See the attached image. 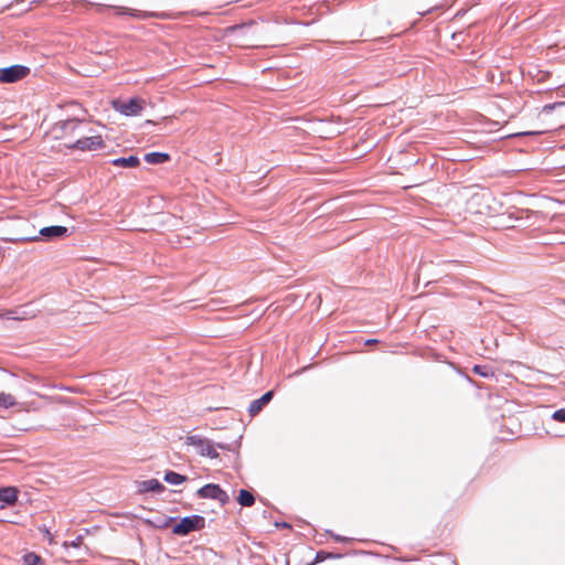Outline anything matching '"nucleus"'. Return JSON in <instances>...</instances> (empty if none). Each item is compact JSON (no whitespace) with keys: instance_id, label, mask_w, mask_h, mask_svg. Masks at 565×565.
Returning a JSON list of instances; mask_svg holds the SVG:
<instances>
[{"instance_id":"obj_24","label":"nucleus","mask_w":565,"mask_h":565,"mask_svg":"<svg viewBox=\"0 0 565 565\" xmlns=\"http://www.w3.org/2000/svg\"><path fill=\"white\" fill-rule=\"evenodd\" d=\"M377 342H379V340H376V339H369V340L365 341V344H374V343H377Z\"/></svg>"},{"instance_id":"obj_2","label":"nucleus","mask_w":565,"mask_h":565,"mask_svg":"<svg viewBox=\"0 0 565 565\" xmlns=\"http://www.w3.org/2000/svg\"><path fill=\"white\" fill-rule=\"evenodd\" d=\"M85 124L76 118L61 120L53 127L56 138H65L67 136H79L85 132Z\"/></svg>"},{"instance_id":"obj_17","label":"nucleus","mask_w":565,"mask_h":565,"mask_svg":"<svg viewBox=\"0 0 565 565\" xmlns=\"http://www.w3.org/2000/svg\"><path fill=\"white\" fill-rule=\"evenodd\" d=\"M24 565H41L42 559L35 553H28L23 557Z\"/></svg>"},{"instance_id":"obj_20","label":"nucleus","mask_w":565,"mask_h":565,"mask_svg":"<svg viewBox=\"0 0 565 565\" xmlns=\"http://www.w3.org/2000/svg\"><path fill=\"white\" fill-rule=\"evenodd\" d=\"M84 536L82 534L77 535L73 541L65 542L64 546L79 547L83 543Z\"/></svg>"},{"instance_id":"obj_16","label":"nucleus","mask_w":565,"mask_h":565,"mask_svg":"<svg viewBox=\"0 0 565 565\" xmlns=\"http://www.w3.org/2000/svg\"><path fill=\"white\" fill-rule=\"evenodd\" d=\"M15 404L14 397L11 394L0 393V406L4 408L12 407Z\"/></svg>"},{"instance_id":"obj_4","label":"nucleus","mask_w":565,"mask_h":565,"mask_svg":"<svg viewBox=\"0 0 565 565\" xmlns=\"http://www.w3.org/2000/svg\"><path fill=\"white\" fill-rule=\"evenodd\" d=\"M113 106L125 116H138L145 107V100L139 97H132L128 100H115Z\"/></svg>"},{"instance_id":"obj_11","label":"nucleus","mask_w":565,"mask_h":565,"mask_svg":"<svg viewBox=\"0 0 565 565\" xmlns=\"http://www.w3.org/2000/svg\"><path fill=\"white\" fill-rule=\"evenodd\" d=\"M164 490V486L158 479H149L142 481L140 484L141 492H162Z\"/></svg>"},{"instance_id":"obj_5","label":"nucleus","mask_w":565,"mask_h":565,"mask_svg":"<svg viewBox=\"0 0 565 565\" xmlns=\"http://www.w3.org/2000/svg\"><path fill=\"white\" fill-rule=\"evenodd\" d=\"M201 499H212L218 501L222 505L230 501V497L218 484L207 483L196 491Z\"/></svg>"},{"instance_id":"obj_7","label":"nucleus","mask_w":565,"mask_h":565,"mask_svg":"<svg viewBox=\"0 0 565 565\" xmlns=\"http://www.w3.org/2000/svg\"><path fill=\"white\" fill-rule=\"evenodd\" d=\"M30 70L23 65H12L9 67L0 68L1 83H14L24 78Z\"/></svg>"},{"instance_id":"obj_9","label":"nucleus","mask_w":565,"mask_h":565,"mask_svg":"<svg viewBox=\"0 0 565 565\" xmlns=\"http://www.w3.org/2000/svg\"><path fill=\"white\" fill-rule=\"evenodd\" d=\"M18 499V491L15 488L8 487L0 489V509L13 504Z\"/></svg>"},{"instance_id":"obj_6","label":"nucleus","mask_w":565,"mask_h":565,"mask_svg":"<svg viewBox=\"0 0 565 565\" xmlns=\"http://www.w3.org/2000/svg\"><path fill=\"white\" fill-rule=\"evenodd\" d=\"M105 143L102 136L79 137L74 142L68 143V148L78 149L82 151H92L104 148Z\"/></svg>"},{"instance_id":"obj_3","label":"nucleus","mask_w":565,"mask_h":565,"mask_svg":"<svg viewBox=\"0 0 565 565\" xmlns=\"http://www.w3.org/2000/svg\"><path fill=\"white\" fill-rule=\"evenodd\" d=\"M205 525V519L201 515L193 514L184 516L181 521L173 526V534L175 535H188L191 532L199 531Z\"/></svg>"},{"instance_id":"obj_19","label":"nucleus","mask_w":565,"mask_h":565,"mask_svg":"<svg viewBox=\"0 0 565 565\" xmlns=\"http://www.w3.org/2000/svg\"><path fill=\"white\" fill-rule=\"evenodd\" d=\"M552 418L556 422L565 423V408L555 411L552 414Z\"/></svg>"},{"instance_id":"obj_26","label":"nucleus","mask_w":565,"mask_h":565,"mask_svg":"<svg viewBox=\"0 0 565 565\" xmlns=\"http://www.w3.org/2000/svg\"><path fill=\"white\" fill-rule=\"evenodd\" d=\"M429 10L425 11V12H419L420 15H425L426 13H428Z\"/></svg>"},{"instance_id":"obj_12","label":"nucleus","mask_w":565,"mask_h":565,"mask_svg":"<svg viewBox=\"0 0 565 565\" xmlns=\"http://www.w3.org/2000/svg\"><path fill=\"white\" fill-rule=\"evenodd\" d=\"M111 163L116 167L135 168L140 163V160L137 156H129L127 158H116Z\"/></svg>"},{"instance_id":"obj_18","label":"nucleus","mask_w":565,"mask_h":565,"mask_svg":"<svg viewBox=\"0 0 565 565\" xmlns=\"http://www.w3.org/2000/svg\"><path fill=\"white\" fill-rule=\"evenodd\" d=\"M473 372L481 375L482 377H488V376L492 375V372L487 366H482V365H476L473 367Z\"/></svg>"},{"instance_id":"obj_13","label":"nucleus","mask_w":565,"mask_h":565,"mask_svg":"<svg viewBox=\"0 0 565 565\" xmlns=\"http://www.w3.org/2000/svg\"><path fill=\"white\" fill-rule=\"evenodd\" d=\"M170 156L166 152H149L145 154V161L149 164H160L169 161Z\"/></svg>"},{"instance_id":"obj_15","label":"nucleus","mask_w":565,"mask_h":565,"mask_svg":"<svg viewBox=\"0 0 565 565\" xmlns=\"http://www.w3.org/2000/svg\"><path fill=\"white\" fill-rule=\"evenodd\" d=\"M238 502L243 507H252L255 502V497L252 492L242 489L238 493Z\"/></svg>"},{"instance_id":"obj_10","label":"nucleus","mask_w":565,"mask_h":565,"mask_svg":"<svg viewBox=\"0 0 565 565\" xmlns=\"http://www.w3.org/2000/svg\"><path fill=\"white\" fill-rule=\"evenodd\" d=\"M274 396V393L271 391L269 392H266L260 398L258 399H255L250 403L249 407H248V412L252 416L258 414L262 408L270 402V399L273 398Z\"/></svg>"},{"instance_id":"obj_25","label":"nucleus","mask_w":565,"mask_h":565,"mask_svg":"<svg viewBox=\"0 0 565 565\" xmlns=\"http://www.w3.org/2000/svg\"><path fill=\"white\" fill-rule=\"evenodd\" d=\"M24 239H25V241H32V242H34V241H38L39 238H38V236H33V237H26V238H24Z\"/></svg>"},{"instance_id":"obj_1","label":"nucleus","mask_w":565,"mask_h":565,"mask_svg":"<svg viewBox=\"0 0 565 565\" xmlns=\"http://www.w3.org/2000/svg\"><path fill=\"white\" fill-rule=\"evenodd\" d=\"M185 445L194 447L196 454L202 457H207L211 459L218 458V452L216 448L227 449L226 445L223 444H214L212 440L201 436V435H190L185 437Z\"/></svg>"},{"instance_id":"obj_8","label":"nucleus","mask_w":565,"mask_h":565,"mask_svg":"<svg viewBox=\"0 0 565 565\" xmlns=\"http://www.w3.org/2000/svg\"><path fill=\"white\" fill-rule=\"evenodd\" d=\"M68 230L65 226L61 225H53V226H46L40 230V235L46 239L51 241L54 238L63 237L67 234Z\"/></svg>"},{"instance_id":"obj_14","label":"nucleus","mask_w":565,"mask_h":565,"mask_svg":"<svg viewBox=\"0 0 565 565\" xmlns=\"http://www.w3.org/2000/svg\"><path fill=\"white\" fill-rule=\"evenodd\" d=\"M164 481L170 484H181L186 481V477L175 471H167L163 477Z\"/></svg>"},{"instance_id":"obj_23","label":"nucleus","mask_w":565,"mask_h":565,"mask_svg":"<svg viewBox=\"0 0 565 565\" xmlns=\"http://www.w3.org/2000/svg\"><path fill=\"white\" fill-rule=\"evenodd\" d=\"M6 317H7L8 319H13V320H15V319H21L20 317L14 316V312H13V311H8V312L6 313Z\"/></svg>"},{"instance_id":"obj_21","label":"nucleus","mask_w":565,"mask_h":565,"mask_svg":"<svg viewBox=\"0 0 565 565\" xmlns=\"http://www.w3.org/2000/svg\"><path fill=\"white\" fill-rule=\"evenodd\" d=\"M172 521H174V518H169V519L164 520L163 522H159L158 524H156V527H158V529L168 527Z\"/></svg>"},{"instance_id":"obj_22","label":"nucleus","mask_w":565,"mask_h":565,"mask_svg":"<svg viewBox=\"0 0 565 565\" xmlns=\"http://www.w3.org/2000/svg\"><path fill=\"white\" fill-rule=\"evenodd\" d=\"M329 534L337 541V542H347L349 539L348 537H344V536H341V535H337V534H333L332 532H329Z\"/></svg>"}]
</instances>
